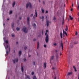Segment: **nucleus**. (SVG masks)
Here are the masks:
<instances>
[{"instance_id":"f257e3e1","label":"nucleus","mask_w":79,"mask_h":79,"mask_svg":"<svg viewBox=\"0 0 79 79\" xmlns=\"http://www.w3.org/2000/svg\"><path fill=\"white\" fill-rule=\"evenodd\" d=\"M77 15H78V21H79V0H77Z\"/></svg>"},{"instance_id":"f03ea898","label":"nucleus","mask_w":79,"mask_h":79,"mask_svg":"<svg viewBox=\"0 0 79 79\" xmlns=\"http://www.w3.org/2000/svg\"><path fill=\"white\" fill-rule=\"evenodd\" d=\"M46 32L45 33V35H46L45 41L46 43H48V35H47V33L48 32V30H46Z\"/></svg>"},{"instance_id":"7ed1b4c3","label":"nucleus","mask_w":79,"mask_h":79,"mask_svg":"<svg viewBox=\"0 0 79 79\" xmlns=\"http://www.w3.org/2000/svg\"><path fill=\"white\" fill-rule=\"evenodd\" d=\"M22 31L25 33H27L28 31L27 28L25 27H23V28Z\"/></svg>"},{"instance_id":"20e7f679","label":"nucleus","mask_w":79,"mask_h":79,"mask_svg":"<svg viewBox=\"0 0 79 79\" xmlns=\"http://www.w3.org/2000/svg\"><path fill=\"white\" fill-rule=\"evenodd\" d=\"M28 6H29L30 8H31V7H32V5H31V3L29 2L27 3L26 5V8H27Z\"/></svg>"},{"instance_id":"39448f33","label":"nucleus","mask_w":79,"mask_h":79,"mask_svg":"<svg viewBox=\"0 0 79 79\" xmlns=\"http://www.w3.org/2000/svg\"><path fill=\"white\" fill-rule=\"evenodd\" d=\"M35 15L33 16V19H35V17H37V10H35Z\"/></svg>"},{"instance_id":"423d86ee","label":"nucleus","mask_w":79,"mask_h":79,"mask_svg":"<svg viewBox=\"0 0 79 79\" xmlns=\"http://www.w3.org/2000/svg\"><path fill=\"white\" fill-rule=\"evenodd\" d=\"M54 58V56H52L51 57L50 59V62L51 64H52L53 61V59Z\"/></svg>"},{"instance_id":"0eeeda50","label":"nucleus","mask_w":79,"mask_h":79,"mask_svg":"<svg viewBox=\"0 0 79 79\" xmlns=\"http://www.w3.org/2000/svg\"><path fill=\"white\" fill-rule=\"evenodd\" d=\"M12 61L14 63H15V62H16V63H18V58H17V59H15L14 60H13Z\"/></svg>"},{"instance_id":"6e6552de","label":"nucleus","mask_w":79,"mask_h":79,"mask_svg":"<svg viewBox=\"0 0 79 79\" xmlns=\"http://www.w3.org/2000/svg\"><path fill=\"white\" fill-rule=\"evenodd\" d=\"M46 18L47 19L46 20H47V27H48V26H49V22L48 21V20H47V15H46Z\"/></svg>"},{"instance_id":"1a4fd4ad","label":"nucleus","mask_w":79,"mask_h":79,"mask_svg":"<svg viewBox=\"0 0 79 79\" xmlns=\"http://www.w3.org/2000/svg\"><path fill=\"white\" fill-rule=\"evenodd\" d=\"M60 45L61 47H62V50H63V44L62 42L61 43H60Z\"/></svg>"},{"instance_id":"9d476101","label":"nucleus","mask_w":79,"mask_h":79,"mask_svg":"<svg viewBox=\"0 0 79 79\" xmlns=\"http://www.w3.org/2000/svg\"><path fill=\"white\" fill-rule=\"evenodd\" d=\"M27 23L28 25H29V17H27Z\"/></svg>"},{"instance_id":"9b49d317","label":"nucleus","mask_w":79,"mask_h":79,"mask_svg":"<svg viewBox=\"0 0 79 79\" xmlns=\"http://www.w3.org/2000/svg\"><path fill=\"white\" fill-rule=\"evenodd\" d=\"M63 34H65V35H66V36H67V35H68V34L66 33V31H64V30H63Z\"/></svg>"},{"instance_id":"f8f14e48","label":"nucleus","mask_w":79,"mask_h":79,"mask_svg":"<svg viewBox=\"0 0 79 79\" xmlns=\"http://www.w3.org/2000/svg\"><path fill=\"white\" fill-rule=\"evenodd\" d=\"M6 47L9 48V52H10V46H8V45H7Z\"/></svg>"},{"instance_id":"ddd939ff","label":"nucleus","mask_w":79,"mask_h":79,"mask_svg":"<svg viewBox=\"0 0 79 79\" xmlns=\"http://www.w3.org/2000/svg\"><path fill=\"white\" fill-rule=\"evenodd\" d=\"M39 48V42H38L37 43V49H38Z\"/></svg>"},{"instance_id":"4468645a","label":"nucleus","mask_w":79,"mask_h":79,"mask_svg":"<svg viewBox=\"0 0 79 79\" xmlns=\"http://www.w3.org/2000/svg\"><path fill=\"white\" fill-rule=\"evenodd\" d=\"M73 69H74V71L75 72H76L77 71V70H76V67L74 66H73Z\"/></svg>"},{"instance_id":"2eb2a0df","label":"nucleus","mask_w":79,"mask_h":79,"mask_svg":"<svg viewBox=\"0 0 79 79\" xmlns=\"http://www.w3.org/2000/svg\"><path fill=\"white\" fill-rule=\"evenodd\" d=\"M21 51H20L19 52V56H21Z\"/></svg>"},{"instance_id":"dca6fc26","label":"nucleus","mask_w":79,"mask_h":79,"mask_svg":"<svg viewBox=\"0 0 79 79\" xmlns=\"http://www.w3.org/2000/svg\"><path fill=\"white\" fill-rule=\"evenodd\" d=\"M41 19L42 20V21H44V16H42V17H41Z\"/></svg>"},{"instance_id":"f3484780","label":"nucleus","mask_w":79,"mask_h":79,"mask_svg":"<svg viewBox=\"0 0 79 79\" xmlns=\"http://www.w3.org/2000/svg\"><path fill=\"white\" fill-rule=\"evenodd\" d=\"M69 18L70 19H71V20H72L73 19V17H71V15H69Z\"/></svg>"},{"instance_id":"a211bd4d","label":"nucleus","mask_w":79,"mask_h":79,"mask_svg":"<svg viewBox=\"0 0 79 79\" xmlns=\"http://www.w3.org/2000/svg\"><path fill=\"white\" fill-rule=\"evenodd\" d=\"M33 26L34 28H35V29H36V25L35 23L33 24Z\"/></svg>"},{"instance_id":"6ab92c4d","label":"nucleus","mask_w":79,"mask_h":79,"mask_svg":"<svg viewBox=\"0 0 79 79\" xmlns=\"http://www.w3.org/2000/svg\"><path fill=\"white\" fill-rule=\"evenodd\" d=\"M56 59H58V58H59V56H58V54H56Z\"/></svg>"},{"instance_id":"aec40b11","label":"nucleus","mask_w":79,"mask_h":79,"mask_svg":"<svg viewBox=\"0 0 79 79\" xmlns=\"http://www.w3.org/2000/svg\"><path fill=\"white\" fill-rule=\"evenodd\" d=\"M66 29H65V30L66 31H67L68 30V26H66Z\"/></svg>"},{"instance_id":"412c9836","label":"nucleus","mask_w":79,"mask_h":79,"mask_svg":"<svg viewBox=\"0 0 79 79\" xmlns=\"http://www.w3.org/2000/svg\"><path fill=\"white\" fill-rule=\"evenodd\" d=\"M46 63H45L44 62V68H46Z\"/></svg>"},{"instance_id":"4be33fe9","label":"nucleus","mask_w":79,"mask_h":79,"mask_svg":"<svg viewBox=\"0 0 79 79\" xmlns=\"http://www.w3.org/2000/svg\"><path fill=\"white\" fill-rule=\"evenodd\" d=\"M15 5V2H14L12 4V6L14 7V6Z\"/></svg>"},{"instance_id":"5701e85b","label":"nucleus","mask_w":79,"mask_h":79,"mask_svg":"<svg viewBox=\"0 0 79 79\" xmlns=\"http://www.w3.org/2000/svg\"><path fill=\"white\" fill-rule=\"evenodd\" d=\"M21 70L22 72H23L24 71V69L23 68V67L22 66Z\"/></svg>"},{"instance_id":"b1692460","label":"nucleus","mask_w":79,"mask_h":79,"mask_svg":"<svg viewBox=\"0 0 79 79\" xmlns=\"http://www.w3.org/2000/svg\"><path fill=\"white\" fill-rule=\"evenodd\" d=\"M12 27H14V23H12L11 24Z\"/></svg>"},{"instance_id":"393cba45","label":"nucleus","mask_w":79,"mask_h":79,"mask_svg":"<svg viewBox=\"0 0 79 79\" xmlns=\"http://www.w3.org/2000/svg\"><path fill=\"white\" fill-rule=\"evenodd\" d=\"M71 74H72V73H71V72H69L68 73V75H71Z\"/></svg>"},{"instance_id":"a878e982","label":"nucleus","mask_w":79,"mask_h":79,"mask_svg":"<svg viewBox=\"0 0 79 79\" xmlns=\"http://www.w3.org/2000/svg\"><path fill=\"white\" fill-rule=\"evenodd\" d=\"M64 17L63 18V20L62 21V24L63 25L64 24Z\"/></svg>"},{"instance_id":"bb28decb","label":"nucleus","mask_w":79,"mask_h":79,"mask_svg":"<svg viewBox=\"0 0 79 79\" xmlns=\"http://www.w3.org/2000/svg\"><path fill=\"white\" fill-rule=\"evenodd\" d=\"M16 30H17V31H19V28L17 27L16 28Z\"/></svg>"},{"instance_id":"cd10ccee","label":"nucleus","mask_w":79,"mask_h":79,"mask_svg":"<svg viewBox=\"0 0 79 79\" xmlns=\"http://www.w3.org/2000/svg\"><path fill=\"white\" fill-rule=\"evenodd\" d=\"M33 79H37V78L35 76H34L33 77Z\"/></svg>"},{"instance_id":"c85d7f7f","label":"nucleus","mask_w":79,"mask_h":79,"mask_svg":"<svg viewBox=\"0 0 79 79\" xmlns=\"http://www.w3.org/2000/svg\"><path fill=\"white\" fill-rule=\"evenodd\" d=\"M41 11H42V13H44V10L43 9H41Z\"/></svg>"},{"instance_id":"c756f323","label":"nucleus","mask_w":79,"mask_h":79,"mask_svg":"<svg viewBox=\"0 0 79 79\" xmlns=\"http://www.w3.org/2000/svg\"><path fill=\"white\" fill-rule=\"evenodd\" d=\"M13 11H10L9 12V14L10 15H11V14H12Z\"/></svg>"},{"instance_id":"7c9ffc66","label":"nucleus","mask_w":79,"mask_h":79,"mask_svg":"<svg viewBox=\"0 0 79 79\" xmlns=\"http://www.w3.org/2000/svg\"><path fill=\"white\" fill-rule=\"evenodd\" d=\"M6 53L7 55H8V50H7V49H6Z\"/></svg>"},{"instance_id":"2f4dec72","label":"nucleus","mask_w":79,"mask_h":79,"mask_svg":"<svg viewBox=\"0 0 79 79\" xmlns=\"http://www.w3.org/2000/svg\"><path fill=\"white\" fill-rule=\"evenodd\" d=\"M12 37H15V34H12Z\"/></svg>"},{"instance_id":"473e14b6","label":"nucleus","mask_w":79,"mask_h":79,"mask_svg":"<svg viewBox=\"0 0 79 79\" xmlns=\"http://www.w3.org/2000/svg\"><path fill=\"white\" fill-rule=\"evenodd\" d=\"M27 47H24V50H26V49H27Z\"/></svg>"},{"instance_id":"72a5a7b5","label":"nucleus","mask_w":79,"mask_h":79,"mask_svg":"<svg viewBox=\"0 0 79 79\" xmlns=\"http://www.w3.org/2000/svg\"><path fill=\"white\" fill-rule=\"evenodd\" d=\"M6 44H8V40H6L5 41Z\"/></svg>"},{"instance_id":"f704fd0d","label":"nucleus","mask_w":79,"mask_h":79,"mask_svg":"<svg viewBox=\"0 0 79 79\" xmlns=\"http://www.w3.org/2000/svg\"><path fill=\"white\" fill-rule=\"evenodd\" d=\"M33 64L34 65H35V61H33Z\"/></svg>"},{"instance_id":"c9c22d12","label":"nucleus","mask_w":79,"mask_h":79,"mask_svg":"<svg viewBox=\"0 0 79 79\" xmlns=\"http://www.w3.org/2000/svg\"><path fill=\"white\" fill-rule=\"evenodd\" d=\"M54 45V46H56V45L57 44L56 43H54L53 44Z\"/></svg>"},{"instance_id":"e433bc0d","label":"nucleus","mask_w":79,"mask_h":79,"mask_svg":"<svg viewBox=\"0 0 79 79\" xmlns=\"http://www.w3.org/2000/svg\"><path fill=\"white\" fill-rule=\"evenodd\" d=\"M30 16L31 17H32V16H33V14H31L30 15Z\"/></svg>"},{"instance_id":"4c0bfd02","label":"nucleus","mask_w":79,"mask_h":79,"mask_svg":"<svg viewBox=\"0 0 79 79\" xmlns=\"http://www.w3.org/2000/svg\"><path fill=\"white\" fill-rule=\"evenodd\" d=\"M53 20H54V21H55V20H56V18L55 17H54Z\"/></svg>"},{"instance_id":"58836bf2","label":"nucleus","mask_w":79,"mask_h":79,"mask_svg":"<svg viewBox=\"0 0 79 79\" xmlns=\"http://www.w3.org/2000/svg\"><path fill=\"white\" fill-rule=\"evenodd\" d=\"M34 72H32L31 73L32 75H34Z\"/></svg>"},{"instance_id":"ea45409f","label":"nucleus","mask_w":79,"mask_h":79,"mask_svg":"<svg viewBox=\"0 0 79 79\" xmlns=\"http://www.w3.org/2000/svg\"><path fill=\"white\" fill-rule=\"evenodd\" d=\"M47 47V45H45V44H44V47L45 48V47Z\"/></svg>"},{"instance_id":"a19ab883","label":"nucleus","mask_w":79,"mask_h":79,"mask_svg":"<svg viewBox=\"0 0 79 79\" xmlns=\"http://www.w3.org/2000/svg\"><path fill=\"white\" fill-rule=\"evenodd\" d=\"M52 69H53V70H54V69H55V68L53 67L52 68Z\"/></svg>"},{"instance_id":"79ce46f5","label":"nucleus","mask_w":79,"mask_h":79,"mask_svg":"<svg viewBox=\"0 0 79 79\" xmlns=\"http://www.w3.org/2000/svg\"><path fill=\"white\" fill-rule=\"evenodd\" d=\"M36 39H33V41H36Z\"/></svg>"},{"instance_id":"37998d69","label":"nucleus","mask_w":79,"mask_h":79,"mask_svg":"<svg viewBox=\"0 0 79 79\" xmlns=\"http://www.w3.org/2000/svg\"><path fill=\"white\" fill-rule=\"evenodd\" d=\"M45 13H46H46H48V11L46 10V11Z\"/></svg>"},{"instance_id":"c03bdc74","label":"nucleus","mask_w":79,"mask_h":79,"mask_svg":"<svg viewBox=\"0 0 79 79\" xmlns=\"http://www.w3.org/2000/svg\"><path fill=\"white\" fill-rule=\"evenodd\" d=\"M78 43L77 42H76L74 43V44H77Z\"/></svg>"},{"instance_id":"a18cd8bd","label":"nucleus","mask_w":79,"mask_h":79,"mask_svg":"<svg viewBox=\"0 0 79 79\" xmlns=\"http://www.w3.org/2000/svg\"><path fill=\"white\" fill-rule=\"evenodd\" d=\"M75 35H77V32H76Z\"/></svg>"},{"instance_id":"49530a36","label":"nucleus","mask_w":79,"mask_h":79,"mask_svg":"<svg viewBox=\"0 0 79 79\" xmlns=\"http://www.w3.org/2000/svg\"><path fill=\"white\" fill-rule=\"evenodd\" d=\"M23 60H24V61H26V59H23Z\"/></svg>"},{"instance_id":"de8ad7c7","label":"nucleus","mask_w":79,"mask_h":79,"mask_svg":"<svg viewBox=\"0 0 79 79\" xmlns=\"http://www.w3.org/2000/svg\"><path fill=\"white\" fill-rule=\"evenodd\" d=\"M73 5H74V4H73V3H72V7H73Z\"/></svg>"},{"instance_id":"09e8293b","label":"nucleus","mask_w":79,"mask_h":79,"mask_svg":"<svg viewBox=\"0 0 79 79\" xmlns=\"http://www.w3.org/2000/svg\"><path fill=\"white\" fill-rule=\"evenodd\" d=\"M42 34H43V33H44V31H43V30L42 31Z\"/></svg>"},{"instance_id":"8fccbe9b","label":"nucleus","mask_w":79,"mask_h":79,"mask_svg":"<svg viewBox=\"0 0 79 79\" xmlns=\"http://www.w3.org/2000/svg\"><path fill=\"white\" fill-rule=\"evenodd\" d=\"M55 52H58V50H56Z\"/></svg>"},{"instance_id":"3c124183","label":"nucleus","mask_w":79,"mask_h":79,"mask_svg":"<svg viewBox=\"0 0 79 79\" xmlns=\"http://www.w3.org/2000/svg\"><path fill=\"white\" fill-rule=\"evenodd\" d=\"M18 44V42H16V44Z\"/></svg>"},{"instance_id":"603ef678","label":"nucleus","mask_w":79,"mask_h":79,"mask_svg":"<svg viewBox=\"0 0 79 79\" xmlns=\"http://www.w3.org/2000/svg\"><path fill=\"white\" fill-rule=\"evenodd\" d=\"M41 36V35H40H40L39 36H38V37H40Z\"/></svg>"},{"instance_id":"864d4df0","label":"nucleus","mask_w":79,"mask_h":79,"mask_svg":"<svg viewBox=\"0 0 79 79\" xmlns=\"http://www.w3.org/2000/svg\"><path fill=\"white\" fill-rule=\"evenodd\" d=\"M19 19H21V17H19Z\"/></svg>"},{"instance_id":"5fc2aeb1","label":"nucleus","mask_w":79,"mask_h":79,"mask_svg":"<svg viewBox=\"0 0 79 79\" xmlns=\"http://www.w3.org/2000/svg\"><path fill=\"white\" fill-rule=\"evenodd\" d=\"M71 11H73V8H72V9H71Z\"/></svg>"},{"instance_id":"6e6d98bb","label":"nucleus","mask_w":79,"mask_h":79,"mask_svg":"<svg viewBox=\"0 0 79 79\" xmlns=\"http://www.w3.org/2000/svg\"><path fill=\"white\" fill-rule=\"evenodd\" d=\"M78 79H79V73H78Z\"/></svg>"},{"instance_id":"4d7b16f0","label":"nucleus","mask_w":79,"mask_h":79,"mask_svg":"<svg viewBox=\"0 0 79 79\" xmlns=\"http://www.w3.org/2000/svg\"><path fill=\"white\" fill-rule=\"evenodd\" d=\"M54 79H56V77H55Z\"/></svg>"},{"instance_id":"13d9d810","label":"nucleus","mask_w":79,"mask_h":79,"mask_svg":"<svg viewBox=\"0 0 79 79\" xmlns=\"http://www.w3.org/2000/svg\"><path fill=\"white\" fill-rule=\"evenodd\" d=\"M28 56H29V57H30V56H30V55H29Z\"/></svg>"},{"instance_id":"bf43d9fd","label":"nucleus","mask_w":79,"mask_h":79,"mask_svg":"<svg viewBox=\"0 0 79 79\" xmlns=\"http://www.w3.org/2000/svg\"><path fill=\"white\" fill-rule=\"evenodd\" d=\"M60 37H61V38H62V35H60Z\"/></svg>"},{"instance_id":"052dcab7","label":"nucleus","mask_w":79,"mask_h":79,"mask_svg":"<svg viewBox=\"0 0 79 79\" xmlns=\"http://www.w3.org/2000/svg\"><path fill=\"white\" fill-rule=\"evenodd\" d=\"M9 19H8H8H7V21H8V20H9Z\"/></svg>"},{"instance_id":"680f3d73","label":"nucleus","mask_w":79,"mask_h":79,"mask_svg":"<svg viewBox=\"0 0 79 79\" xmlns=\"http://www.w3.org/2000/svg\"><path fill=\"white\" fill-rule=\"evenodd\" d=\"M60 35H62V34H61V33H60Z\"/></svg>"},{"instance_id":"e2e57ef3","label":"nucleus","mask_w":79,"mask_h":79,"mask_svg":"<svg viewBox=\"0 0 79 79\" xmlns=\"http://www.w3.org/2000/svg\"><path fill=\"white\" fill-rule=\"evenodd\" d=\"M14 53H15V50H14Z\"/></svg>"},{"instance_id":"0e129e2a","label":"nucleus","mask_w":79,"mask_h":79,"mask_svg":"<svg viewBox=\"0 0 79 79\" xmlns=\"http://www.w3.org/2000/svg\"><path fill=\"white\" fill-rule=\"evenodd\" d=\"M39 2H40V0H39Z\"/></svg>"},{"instance_id":"69168bd1","label":"nucleus","mask_w":79,"mask_h":79,"mask_svg":"<svg viewBox=\"0 0 79 79\" xmlns=\"http://www.w3.org/2000/svg\"><path fill=\"white\" fill-rule=\"evenodd\" d=\"M43 3H44H44H44V1H43Z\"/></svg>"},{"instance_id":"338daca9","label":"nucleus","mask_w":79,"mask_h":79,"mask_svg":"<svg viewBox=\"0 0 79 79\" xmlns=\"http://www.w3.org/2000/svg\"><path fill=\"white\" fill-rule=\"evenodd\" d=\"M40 19H41V17H40Z\"/></svg>"},{"instance_id":"774afa93","label":"nucleus","mask_w":79,"mask_h":79,"mask_svg":"<svg viewBox=\"0 0 79 79\" xmlns=\"http://www.w3.org/2000/svg\"><path fill=\"white\" fill-rule=\"evenodd\" d=\"M37 55H39V54H38V53H37Z\"/></svg>"}]
</instances>
